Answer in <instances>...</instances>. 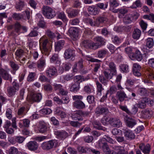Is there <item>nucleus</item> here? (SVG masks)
Returning a JSON list of instances; mask_svg holds the SVG:
<instances>
[{"instance_id":"61","label":"nucleus","mask_w":154,"mask_h":154,"mask_svg":"<svg viewBox=\"0 0 154 154\" xmlns=\"http://www.w3.org/2000/svg\"><path fill=\"white\" fill-rule=\"evenodd\" d=\"M116 150L117 151L116 154H127V152L125 151L123 149H120L119 147H116Z\"/></svg>"},{"instance_id":"12","label":"nucleus","mask_w":154,"mask_h":154,"mask_svg":"<svg viewBox=\"0 0 154 154\" xmlns=\"http://www.w3.org/2000/svg\"><path fill=\"white\" fill-rule=\"evenodd\" d=\"M109 112L108 109L106 107L100 106L96 108L95 113L98 115H106Z\"/></svg>"},{"instance_id":"22","label":"nucleus","mask_w":154,"mask_h":154,"mask_svg":"<svg viewBox=\"0 0 154 154\" xmlns=\"http://www.w3.org/2000/svg\"><path fill=\"white\" fill-rule=\"evenodd\" d=\"M45 65V59L43 58H40L37 62V68L39 70H42Z\"/></svg>"},{"instance_id":"49","label":"nucleus","mask_w":154,"mask_h":154,"mask_svg":"<svg viewBox=\"0 0 154 154\" xmlns=\"http://www.w3.org/2000/svg\"><path fill=\"white\" fill-rule=\"evenodd\" d=\"M87 100L88 102L90 104L95 103V102L94 97L93 95H88L87 97Z\"/></svg>"},{"instance_id":"33","label":"nucleus","mask_w":154,"mask_h":154,"mask_svg":"<svg viewBox=\"0 0 154 154\" xmlns=\"http://www.w3.org/2000/svg\"><path fill=\"white\" fill-rule=\"evenodd\" d=\"M95 41L100 45H104L105 42V40L101 36H97L95 38Z\"/></svg>"},{"instance_id":"5","label":"nucleus","mask_w":154,"mask_h":154,"mask_svg":"<svg viewBox=\"0 0 154 154\" xmlns=\"http://www.w3.org/2000/svg\"><path fill=\"white\" fill-rule=\"evenodd\" d=\"M57 142L55 140H52L42 143L41 146L42 149L48 150L52 149L54 147L56 146Z\"/></svg>"},{"instance_id":"31","label":"nucleus","mask_w":154,"mask_h":154,"mask_svg":"<svg viewBox=\"0 0 154 154\" xmlns=\"http://www.w3.org/2000/svg\"><path fill=\"white\" fill-rule=\"evenodd\" d=\"M24 6V2L20 1L16 2L15 7L17 11H21L22 10Z\"/></svg>"},{"instance_id":"32","label":"nucleus","mask_w":154,"mask_h":154,"mask_svg":"<svg viewBox=\"0 0 154 154\" xmlns=\"http://www.w3.org/2000/svg\"><path fill=\"white\" fill-rule=\"evenodd\" d=\"M119 68L123 72L127 73L129 71L128 65L126 64H121L119 66Z\"/></svg>"},{"instance_id":"51","label":"nucleus","mask_w":154,"mask_h":154,"mask_svg":"<svg viewBox=\"0 0 154 154\" xmlns=\"http://www.w3.org/2000/svg\"><path fill=\"white\" fill-rule=\"evenodd\" d=\"M85 58V59L87 60L91 61V62H99L100 61L99 60L94 59L93 58H92L89 55H86L84 56Z\"/></svg>"},{"instance_id":"6","label":"nucleus","mask_w":154,"mask_h":154,"mask_svg":"<svg viewBox=\"0 0 154 154\" xmlns=\"http://www.w3.org/2000/svg\"><path fill=\"white\" fill-rule=\"evenodd\" d=\"M139 16V14L136 12L126 14L123 17V21L125 23L128 24L131 23L134 18L137 19Z\"/></svg>"},{"instance_id":"21","label":"nucleus","mask_w":154,"mask_h":154,"mask_svg":"<svg viewBox=\"0 0 154 154\" xmlns=\"http://www.w3.org/2000/svg\"><path fill=\"white\" fill-rule=\"evenodd\" d=\"M141 34V31L138 29L136 28L133 31L132 37L134 39H138L140 38Z\"/></svg>"},{"instance_id":"62","label":"nucleus","mask_w":154,"mask_h":154,"mask_svg":"<svg viewBox=\"0 0 154 154\" xmlns=\"http://www.w3.org/2000/svg\"><path fill=\"white\" fill-rule=\"evenodd\" d=\"M6 116L9 119H11L12 117V110L10 109H8L6 111Z\"/></svg>"},{"instance_id":"25","label":"nucleus","mask_w":154,"mask_h":154,"mask_svg":"<svg viewBox=\"0 0 154 154\" xmlns=\"http://www.w3.org/2000/svg\"><path fill=\"white\" fill-rule=\"evenodd\" d=\"M42 97L41 93L34 94L32 96L31 99L34 102H39L42 99Z\"/></svg>"},{"instance_id":"11","label":"nucleus","mask_w":154,"mask_h":154,"mask_svg":"<svg viewBox=\"0 0 154 154\" xmlns=\"http://www.w3.org/2000/svg\"><path fill=\"white\" fill-rule=\"evenodd\" d=\"M75 51L70 48L65 50L64 53V57L66 59H70L72 60L75 56Z\"/></svg>"},{"instance_id":"55","label":"nucleus","mask_w":154,"mask_h":154,"mask_svg":"<svg viewBox=\"0 0 154 154\" xmlns=\"http://www.w3.org/2000/svg\"><path fill=\"white\" fill-rule=\"evenodd\" d=\"M41 112L44 115H48L50 114L52 111L50 108H44L41 110Z\"/></svg>"},{"instance_id":"2","label":"nucleus","mask_w":154,"mask_h":154,"mask_svg":"<svg viewBox=\"0 0 154 154\" xmlns=\"http://www.w3.org/2000/svg\"><path fill=\"white\" fill-rule=\"evenodd\" d=\"M48 39L45 35L41 38L39 40L40 48L42 53L47 55H48Z\"/></svg>"},{"instance_id":"41","label":"nucleus","mask_w":154,"mask_h":154,"mask_svg":"<svg viewBox=\"0 0 154 154\" xmlns=\"http://www.w3.org/2000/svg\"><path fill=\"white\" fill-rule=\"evenodd\" d=\"M17 90L12 87H9L8 88L7 91L9 95L11 97L15 94Z\"/></svg>"},{"instance_id":"56","label":"nucleus","mask_w":154,"mask_h":154,"mask_svg":"<svg viewBox=\"0 0 154 154\" xmlns=\"http://www.w3.org/2000/svg\"><path fill=\"white\" fill-rule=\"evenodd\" d=\"M100 45L98 43L91 42L90 49L95 50L100 48Z\"/></svg>"},{"instance_id":"17","label":"nucleus","mask_w":154,"mask_h":154,"mask_svg":"<svg viewBox=\"0 0 154 154\" xmlns=\"http://www.w3.org/2000/svg\"><path fill=\"white\" fill-rule=\"evenodd\" d=\"M88 11L90 14L95 15L99 13L100 9L97 8L95 5H92L89 6Z\"/></svg>"},{"instance_id":"23","label":"nucleus","mask_w":154,"mask_h":154,"mask_svg":"<svg viewBox=\"0 0 154 154\" xmlns=\"http://www.w3.org/2000/svg\"><path fill=\"white\" fill-rule=\"evenodd\" d=\"M152 113V112L148 109L143 110L141 112V117L144 119L148 118L151 116Z\"/></svg>"},{"instance_id":"59","label":"nucleus","mask_w":154,"mask_h":154,"mask_svg":"<svg viewBox=\"0 0 154 154\" xmlns=\"http://www.w3.org/2000/svg\"><path fill=\"white\" fill-rule=\"evenodd\" d=\"M25 139L23 137L17 136L15 138V140L18 143H21L23 142Z\"/></svg>"},{"instance_id":"15","label":"nucleus","mask_w":154,"mask_h":154,"mask_svg":"<svg viewBox=\"0 0 154 154\" xmlns=\"http://www.w3.org/2000/svg\"><path fill=\"white\" fill-rule=\"evenodd\" d=\"M54 134L57 138L61 140L65 139L67 137L68 135L66 131H55Z\"/></svg>"},{"instance_id":"26","label":"nucleus","mask_w":154,"mask_h":154,"mask_svg":"<svg viewBox=\"0 0 154 154\" xmlns=\"http://www.w3.org/2000/svg\"><path fill=\"white\" fill-rule=\"evenodd\" d=\"M81 110H78L74 112L72 115V118L75 120L77 119L79 121L83 120V119L82 118H79L80 116H81Z\"/></svg>"},{"instance_id":"64","label":"nucleus","mask_w":154,"mask_h":154,"mask_svg":"<svg viewBox=\"0 0 154 154\" xmlns=\"http://www.w3.org/2000/svg\"><path fill=\"white\" fill-rule=\"evenodd\" d=\"M38 35V32L35 30L32 31L28 36L30 37H35L37 36Z\"/></svg>"},{"instance_id":"48","label":"nucleus","mask_w":154,"mask_h":154,"mask_svg":"<svg viewBox=\"0 0 154 154\" xmlns=\"http://www.w3.org/2000/svg\"><path fill=\"white\" fill-rule=\"evenodd\" d=\"M25 108L23 107H21L18 109L17 112V115L19 117H22L25 115Z\"/></svg>"},{"instance_id":"19","label":"nucleus","mask_w":154,"mask_h":154,"mask_svg":"<svg viewBox=\"0 0 154 154\" xmlns=\"http://www.w3.org/2000/svg\"><path fill=\"white\" fill-rule=\"evenodd\" d=\"M125 136L127 139L131 140L135 137V135L132 131L129 130H125Z\"/></svg>"},{"instance_id":"37","label":"nucleus","mask_w":154,"mask_h":154,"mask_svg":"<svg viewBox=\"0 0 154 154\" xmlns=\"http://www.w3.org/2000/svg\"><path fill=\"white\" fill-rule=\"evenodd\" d=\"M79 89V83H74L70 88V91L74 92H77Z\"/></svg>"},{"instance_id":"44","label":"nucleus","mask_w":154,"mask_h":154,"mask_svg":"<svg viewBox=\"0 0 154 154\" xmlns=\"http://www.w3.org/2000/svg\"><path fill=\"white\" fill-rule=\"evenodd\" d=\"M96 83L97 91L99 93H100V94L101 95L102 91L104 90V88L103 87L102 85L98 81H97L96 82Z\"/></svg>"},{"instance_id":"28","label":"nucleus","mask_w":154,"mask_h":154,"mask_svg":"<svg viewBox=\"0 0 154 154\" xmlns=\"http://www.w3.org/2000/svg\"><path fill=\"white\" fill-rule=\"evenodd\" d=\"M108 20V19L105 16L99 17L96 19V26H98L100 23H103L104 22H107Z\"/></svg>"},{"instance_id":"35","label":"nucleus","mask_w":154,"mask_h":154,"mask_svg":"<svg viewBox=\"0 0 154 154\" xmlns=\"http://www.w3.org/2000/svg\"><path fill=\"white\" fill-rule=\"evenodd\" d=\"M138 93L142 96H146L148 94V92L145 88H140L138 90Z\"/></svg>"},{"instance_id":"27","label":"nucleus","mask_w":154,"mask_h":154,"mask_svg":"<svg viewBox=\"0 0 154 154\" xmlns=\"http://www.w3.org/2000/svg\"><path fill=\"white\" fill-rule=\"evenodd\" d=\"M117 95L118 99L120 102H122L125 98L127 97L125 93L121 91H118Z\"/></svg>"},{"instance_id":"36","label":"nucleus","mask_w":154,"mask_h":154,"mask_svg":"<svg viewBox=\"0 0 154 154\" xmlns=\"http://www.w3.org/2000/svg\"><path fill=\"white\" fill-rule=\"evenodd\" d=\"M96 7L99 9L104 10L107 8L108 7V3L104 4L103 3H99L95 5Z\"/></svg>"},{"instance_id":"24","label":"nucleus","mask_w":154,"mask_h":154,"mask_svg":"<svg viewBox=\"0 0 154 154\" xmlns=\"http://www.w3.org/2000/svg\"><path fill=\"white\" fill-rule=\"evenodd\" d=\"M38 130L40 133H43L47 130V127L44 122H40L38 127Z\"/></svg>"},{"instance_id":"29","label":"nucleus","mask_w":154,"mask_h":154,"mask_svg":"<svg viewBox=\"0 0 154 154\" xmlns=\"http://www.w3.org/2000/svg\"><path fill=\"white\" fill-rule=\"evenodd\" d=\"M50 62L55 64L59 65L60 61L59 60L58 55L57 54H54L50 58Z\"/></svg>"},{"instance_id":"58","label":"nucleus","mask_w":154,"mask_h":154,"mask_svg":"<svg viewBox=\"0 0 154 154\" xmlns=\"http://www.w3.org/2000/svg\"><path fill=\"white\" fill-rule=\"evenodd\" d=\"M73 78V75L72 74H67L63 77L64 79L66 81H69L72 80Z\"/></svg>"},{"instance_id":"47","label":"nucleus","mask_w":154,"mask_h":154,"mask_svg":"<svg viewBox=\"0 0 154 154\" xmlns=\"http://www.w3.org/2000/svg\"><path fill=\"white\" fill-rule=\"evenodd\" d=\"M24 53V52L23 50L19 49L16 51L15 54L17 58H20L23 55Z\"/></svg>"},{"instance_id":"50","label":"nucleus","mask_w":154,"mask_h":154,"mask_svg":"<svg viewBox=\"0 0 154 154\" xmlns=\"http://www.w3.org/2000/svg\"><path fill=\"white\" fill-rule=\"evenodd\" d=\"M35 72H30L27 78V80L28 82L33 81L35 79Z\"/></svg>"},{"instance_id":"10","label":"nucleus","mask_w":154,"mask_h":154,"mask_svg":"<svg viewBox=\"0 0 154 154\" xmlns=\"http://www.w3.org/2000/svg\"><path fill=\"white\" fill-rule=\"evenodd\" d=\"M135 52L134 54L132 53L131 56V57L129 56V57L131 60L136 59L138 61H141L143 59V56L141 52L137 49L136 48Z\"/></svg>"},{"instance_id":"53","label":"nucleus","mask_w":154,"mask_h":154,"mask_svg":"<svg viewBox=\"0 0 154 154\" xmlns=\"http://www.w3.org/2000/svg\"><path fill=\"white\" fill-rule=\"evenodd\" d=\"M12 17L17 20H20L23 17V15L20 14L14 13L13 14Z\"/></svg>"},{"instance_id":"42","label":"nucleus","mask_w":154,"mask_h":154,"mask_svg":"<svg viewBox=\"0 0 154 154\" xmlns=\"http://www.w3.org/2000/svg\"><path fill=\"white\" fill-rule=\"evenodd\" d=\"M142 5V3L140 0H137L133 4L132 7L134 8H140Z\"/></svg>"},{"instance_id":"9","label":"nucleus","mask_w":154,"mask_h":154,"mask_svg":"<svg viewBox=\"0 0 154 154\" xmlns=\"http://www.w3.org/2000/svg\"><path fill=\"white\" fill-rule=\"evenodd\" d=\"M0 75L4 80L12 82V77L6 70L2 68L0 69Z\"/></svg>"},{"instance_id":"46","label":"nucleus","mask_w":154,"mask_h":154,"mask_svg":"<svg viewBox=\"0 0 154 154\" xmlns=\"http://www.w3.org/2000/svg\"><path fill=\"white\" fill-rule=\"evenodd\" d=\"M107 51L104 49H102L99 51L97 53L98 56L99 58L104 57L107 54Z\"/></svg>"},{"instance_id":"43","label":"nucleus","mask_w":154,"mask_h":154,"mask_svg":"<svg viewBox=\"0 0 154 154\" xmlns=\"http://www.w3.org/2000/svg\"><path fill=\"white\" fill-rule=\"evenodd\" d=\"M84 21L89 24L92 26H96V20L94 21L93 20L89 18H85L84 19Z\"/></svg>"},{"instance_id":"52","label":"nucleus","mask_w":154,"mask_h":154,"mask_svg":"<svg viewBox=\"0 0 154 154\" xmlns=\"http://www.w3.org/2000/svg\"><path fill=\"white\" fill-rule=\"evenodd\" d=\"M99 79L100 82L104 85L107 84L108 80L106 79L103 75H100L99 77Z\"/></svg>"},{"instance_id":"7","label":"nucleus","mask_w":154,"mask_h":154,"mask_svg":"<svg viewBox=\"0 0 154 154\" xmlns=\"http://www.w3.org/2000/svg\"><path fill=\"white\" fill-rule=\"evenodd\" d=\"M110 73H109L106 71H104L103 73L106 78L107 79H112L114 75H116V65L113 62H110L109 64Z\"/></svg>"},{"instance_id":"30","label":"nucleus","mask_w":154,"mask_h":154,"mask_svg":"<svg viewBox=\"0 0 154 154\" xmlns=\"http://www.w3.org/2000/svg\"><path fill=\"white\" fill-rule=\"evenodd\" d=\"M9 64L13 70V71L12 72V73L15 74V71L17 70L19 68L18 65L14 61L11 60L9 62Z\"/></svg>"},{"instance_id":"20","label":"nucleus","mask_w":154,"mask_h":154,"mask_svg":"<svg viewBox=\"0 0 154 154\" xmlns=\"http://www.w3.org/2000/svg\"><path fill=\"white\" fill-rule=\"evenodd\" d=\"M64 41L63 40H60L55 43V50L58 52L63 48L64 45Z\"/></svg>"},{"instance_id":"13","label":"nucleus","mask_w":154,"mask_h":154,"mask_svg":"<svg viewBox=\"0 0 154 154\" xmlns=\"http://www.w3.org/2000/svg\"><path fill=\"white\" fill-rule=\"evenodd\" d=\"M68 31L70 36L74 40L76 39L78 37L79 30L76 28L71 27L69 29Z\"/></svg>"},{"instance_id":"45","label":"nucleus","mask_w":154,"mask_h":154,"mask_svg":"<svg viewBox=\"0 0 154 154\" xmlns=\"http://www.w3.org/2000/svg\"><path fill=\"white\" fill-rule=\"evenodd\" d=\"M18 150L17 148L14 147H11L8 150V154H17Z\"/></svg>"},{"instance_id":"38","label":"nucleus","mask_w":154,"mask_h":154,"mask_svg":"<svg viewBox=\"0 0 154 154\" xmlns=\"http://www.w3.org/2000/svg\"><path fill=\"white\" fill-rule=\"evenodd\" d=\"M91 42L89 40H84L83 41L81 44V45L86 48H90Z\"/></svg>"},{"instance_id":"60","label":"nucleus","mask_w":154,"mask_h":154,"mask_svg":"<svg viewBox=\"0 0 154 154\" xmlns=\"http://www.w3.org/2000/svg\"><path fill=\"white\" fill-rule=\"evenodd\" d=\"M84 141L88 143L91 142L93 140V137L91 136H87L84 138Z\"/></svg>"},{"instance_id":"54","label":"nucleus","mask_w":154,"mask_h":154,"mask_svg":"<svg viewBox=\"0 0 154 154\" xmlns=\"http://www.w3.org/2000/svg\"><path fill=\"white\" fill-rule=\"evenodd\" d=\"M109 117H105L102 118L101 120V122L104 125L109 124Z\"/></svg>"},{"instance_id":"1","label":"nucleus","mask_w":154,"mask_h":154,"mask_svg":"<svg viewBox=\"0 0 154 154\" xmlns=\"http://www.w3.org/2000/svg\"><path fill=\"white\" fill-rule=\"evenodd\" d=\"M98 146L99 148L102 149L106 154H116L115 151L116 146H111L114 150H110L107 143L106 142L105 138H103L100 139L98 142Z\"/></svg>"},{"instance_id":"57","label":"nucleus","mask_w":154,"mask_h":154,"mask_svg":"<svg viewBox=\"0 0 154 154\" xmlns=\"http://www.w3.org/2000/svg\"><path fill=\"white\" fill-rule=\"evenodd\" d=\"M94 127L95 128L99 129H102L103 127L100 125V123L98 122L94 121L93 123Z\"/></svg>"},{"instance_id":"39","label":"nucleus","mask_w":154,"mask_h":154,"mask_svg":"<svg viewBox=\"0 0 154 154\" xmlns=\"http://www.w3.org/2000/svg\"><path fill=\"white\" fill-rule=\"evenodd\" d=\"M110 10L114 13H116V0H110Z\"/></svg>"},{"instance_id":"14","label":"nucleus","mask_w":154,"mask_h":154,"mask_svg":"<svg viewBox=\"0 0 154 154\" xmlns=\"http://www.w3.org/2000/svg\"><path fill=\"white\" fill-rule=\"evenodd\" d=\"M26 146L28 149L31 151L36 150L38 147V143L35 141H30L26 144Z\"/></svg>"},{"instance_id":"63","label":"nucleus","mask_w":154,"mask_h":154,"mask_svg":"<svg viewBox=\"0 0 154 154\" xmlns=\"http://www.w3.org/2000/svg\"><path fill=\"white\" fill-rule=\"evenodd\" d=\"M70 22L72 25H76L79 24V20L78 18H75L71 20Z\"/></svg>"},{"instance_id":"4","label":"nucleus","mask_w":154,"mask_h":154,"mask_svg":"<svg viewBox=\"0 0 154 154\" xmlns=\"http://www.w3.org/2000/svg\"><path fill=\"white\" fill-rule=\"evenodd\" d=\"M42 11L43 15L47 18L51 19L55 16V11L49 6L43 5Z\"/></svg>"},{"instance_id":"40","label":"nucleus","mask_w":154,"mask_h":154,"mask_svg":"<svg viewBox=\"0 0 154 154\" xmlns=\"http://www.w3.org/2000/svg\"><path fill=\"white\" fill-rule=\"evenodd\" d=\"M154 45L153 40L151 38H148L146 39V46L149 48H151Z\"/></svg>"},{"instance_id":"34","label":"nucleus","mask_w":154,"mask_h":154,"mask_svg":"<svg viewBox=\"0 0 154 154\" xmlns=\"http://www.w3.org/2000/svg\"><path fill=\"white\" fill-rule=\"evenodd\" d=\"M146 73L149 79H154V70L149 68L147 69Z\"/></svg>"},{"instance_id":"8","label":"nucleus","mask_w":154,"mask_h":154,"mask_svg":"<svg viewBox=\"0 0 154 154\" xmlns=\"http://www.w3.org/2000/svg\"><path fill=\"white\" fill-rule=\"evenodd\" d=\"M139 148L144 154H149L151 149L150 146L149 144H145L143 143L140 144Z\"/></svg>"},{"instance_id":"3","label":"nucleus","mask_w":154,"mask_h":154,"mask_svg":"<svg viewBox=\"0 0 154 154\" xmlns=\"http://www.w3.org/2000/svg\"><path fill=\"white\" fill-rule=\"evenodd\" d=\"M83 98V97L81 95H74L72 96V99L75 101L74 102V107L78 109H83L85 108V105L81 100Z\"/></svg>"},{"instance_id":"16","label":"nucleus","mask_w":154,"mask_h":154,"mask_svg":"<svg viewBox=\"0 0 154 154\" xmlns=\"http://www.w3.org/2000/svg\"><path fill=\"white\" fill-rule=\"evenodd\" d=\"M57 72V69L54 66H51L47 68L46 71V73L47 75L51 77L56 75Z\"/></svg>"},{"instance_id":"18","label":"nucleus","mask_w":154,"mask_h":154,"mask_svg":"<svg viewBox=\"0 0 154 154\" xmlns=\"http://www.w3.org/2000/svg\"><path fill=\"white\" fill-rule=\"evenodd\" d=\"M136 124V121L132 118H128L126 121V125L129 128H133Z\"/></svg>"}]
</instances>
